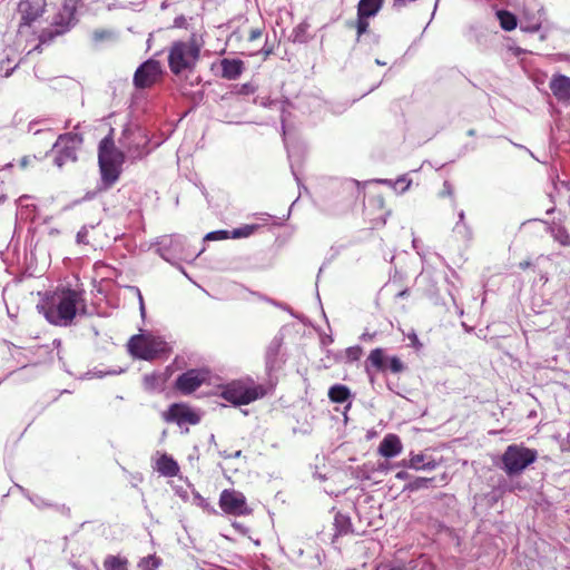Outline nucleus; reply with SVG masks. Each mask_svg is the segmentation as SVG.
<instances>
[{"instance_id":"f257e3e1","label":"nucleus","mask_w":570,"mask_h":570,"mask_svg":"<svg viewBox=\"0 0 570 570\" xmlns=\"http://www.w3.org/2000/svg\"><path fill=\"white\" fill-rule=\"evenodd\" d=\"M38 308L42 311L49 323L68 326L78 313L86 312V303L81 291L59 287L48 295Z\"/></svg>"},{"instance_id":"f03ea898","label":"nucleus","mask_w":570,"mask_h":570,"mask_svg":"<svg viewBox=\"0 0 570 570\" xmlns=\"http://www.w3.org/2000/svg\"><path fill=\"white\" fill-rule=\"evenodd\" d=\"M203 45L202 37L196 33H193L187 41L174 42L168 53L171 72L180 75L184 71H191L199 60Z\"/></svg>"},{"instance_id":"7ed1b4c3","label":"nucleus","mask_w":570,"mask_h":570,"mask_svg":"<svg viewBox=\"0 0 570 570\" xmlns=\"http://www.w3.org/2000/svg\"><path fill=\"white\" fill-rule=\"evenodd\" d=\"M124 160V154L115 147L110 136L99 142L98 163L101 179L107 186H111L118 180Z\"/></svg>"},{"instance_id":"20e7f679","label":"nucleus","mask_w":570,"mask_h":570,"mask_svg":"<svg viewBox=\"0 0 570 570\" xmlns=\"http://www.w3.org/2000/svg\"><path fill=\"white\" fill-rule=\"evenodd\" d=\"M538 458V452L533 449L520 444L509 445L501 458V469L509 476L521 474Z\"/></svg>"},{"instance_id":"39448f33","label":"nucleus","mask_w":570,"mask_h":570,"mask_svg":"<svg viewBox=\"0 0 570 570\" xmlns=\"http://www.w3.org/2000/svg\"><path fill=\"white\" fill-rule=\"evenodd\" d=\"M266 394L263 385L252 380H240L229 383L222 392V397L234 405L249 404Z\"/></svg>"},{"instance_id":"423d86ee","label":"nucleus","mask_w":570,"mask_h":570,"mask_svg":"<svg viewBox=\"0 0 570 570\" xmlns=\"http://www.w3.org/2000/svg\"><path fill=\"white\" fill-rule=\"evenodd\" d=\"M129 352L138 358L151 361L167 353V344L160 337L135 335L128 343Z\"/></svg>"},{"instance_id":"0eeeda50","label":"nucleus","mask_w":570,"mask_h":570,"mask_svg":"<svg viewBox=\"0 0 570 570\" xmlns=\"http://www.w3.org/2000/svg\"><path fill=\"white\" fill-rule=\"evenodd\" d=\"M158 252L160 256L168 262H170L171 257L193 261L202 253V250H191L187 245L186 238L181 235L161 237L158 243Z\"/></svg>"},{"instance_id":"6e6552de","label":"nucleus","mask_w":570,"mask_h":570,"mask_svg":"<svg viewBox=\"0 0 570 570\" xmlns=\"http://www.w3.org/2000/svg\"><path fill=\"white\" fill-rule=\"evenodd\" d=\"M119 141L129 156L135 159L142 158L149 153L147 149L148 136L139 126H127Z\"/></svg>"},{"instance_id":"1a4fd4ad","label":"nucleus","mask_w":570,"mask_h":570,"mask_svg":"<svg viewBox=\"0 0 570 570\" xmlns=\"http://www.w3.org/2000/svg\"><path fill=\"white\" fill-rule=\"evenodd\" d=\"M82 144V137L77 132H68L60 135L53 145L57 150L55 165L61 168L68 161L77 160V149Z\"/></svg>"},{"instance_id":"9d476101","label":"nucleus","mask_w":570,"mask_h":570,"mask_svg":"<svg viewBox=\"0 0 570 570\" xmlns=\"http://www.w3.org/2000/svg\"><path fill=\"white\" fill-rule=\"evenodd\" d=\"M219 505L228 514L246 515L250 513L245 495L237 491L224 490L219 498Z\"/></svg>"},{"instance_id":"9b49d317","label":"nucleus","mask_w":570,"mask_h":570,"mask_svg":"<svg viewBox=\"0 0 570 570\" xmlns=\"http://www.w3.org/2000/svg\"><path fill=\"white\" fill-rule=\"evenodd\" d=\"M163 416L167 422H176L180 426L184 424L195 425L200 421V414L185 404L170 405Z\"/></svg>"},{"instance_id":"f8f14e48","label":"nucleus","mask_w":570,"mask_h":570,"mask_svg":"<svg viewBox=\"0 0 570 570\" xmlns=\"http://www.w3.org/2000/svg\"><path fill=\"white\" fill-rule=\"evenodd\" d=\"M208 373L203 370H189L176 380V387L183 394H190L196 391L206 380Z\"/></svg>"},{"instance_id":"ddd939ff","label":"nucleus","mask_w":570,"mask_h":570,"mask_svg":"<svg viewBox=\"0 0 570 570\" xmlns=\"http://www.w3.org/2000/svg\"><path fill=\"white\" fill-rule=\"evenodd\" d=\"M159 73V63L154 60H148L136 70L134 76L135 86L138 88L150 87L157 80Z\"/></svg>"},{"instance_id":"4468645a","label":"nucleus","mask_w":570,"mask_h":570,"mask_svg":"<svg viewBox=\"0 0 570 570\" xmlns=\"http://www.w3.org/2000/svg\"><path fill=\"white\" fill-rule=\"evenodd\" d=\"M553 96L563 102L570 101V78L564 75L553 76L550 81Z\"/></svg>"},{"instance_id":"2eb2a0df","label":"nucleus","mask_w":570,"mask_h":570,"mask_svg":"<svg viewBox=\"0 0 570 570\" xmlns=\"http://www.w3.org/2000/svg\"><path fill=\"white\" fill-rule=\"evenodd\" d=\"M403 450L402 442L396 434H386L379 445V453L384 458H394Z\"/></svg>"},{"instance_id":"dca6fc26","label":"nucleus","mask_w":570,"mask_h":570,"mask_svg":"<svg viewBox=\"0 0 570 570\" xmlns=\"http://www.w3.org/2000/svg\"><path fill=\"white\" fill-rule=\"evenodd\" d=\"M220 67L222 77L228 80H235L242 75L244 70V62L239 59H223L220 61Z\"/></svg>"},{"instance_id":"f3484780","label":"nucleus","mask_w":570,"mask_h":570,"mask_svg":"<svg viewBox=\"0 0 570 570\" xmlns=\"http://www.w3.org/2000/svg\"><path fill=\"white\" fill-rule=\"evenodd\" d=\"M156 470L164 476H175L179 472V466L171 456L161 454L156 461Z\"/></svg>"},{"instance_id":"a211bd4d","label":"nucleus","mask_w":570,"mask_h":570,"mask_svg":"<svg viewBox=\"0 0 570 570\" xmlns=\"http://www.w3.org/2000/svg\"><path fill=\"white\" fill-rule=\"evenodd\" d=\"M168 380L167 371L164 373L154 372L144 376V386L147 391H163Z\"/></svg>"},{"instance_id":"6ab92c4d","label":"nucleus","mask_w":570,"mask_h":570,"mask_svg":"<svg viewBox=\"0 0 570 570\" xmlns=\"http://www.w3.org/2000/svg\"><path fill=\"white\" fill-rule=\"evenodd\" d=\"M382 6L383 0H360L357 16L372 18L379 13Z\"/></svg>"},{"instance_id":"aec40b11","label":"nucleus","mask_w":570,"mask_h":570,"mask_svg":"<svg viewBox=\"0 0 570 570\" xmlns=\"http://www.w3.org/2000/svg\"><path fill=\"white\" fill-rule=\"evenodd\" d=\"M436 463L434 460H428L424 454H412L409 460V468L414 470H434Z\"/></svg>"},{"instance_id":"412c9836","label":"nucleus","mask_w":570,"mask_h":570,"mask_svg":"<svg viewBox=\"0 0 570 570\" xmlns=\"http://www.w3.org/2000/svg\"><path fill=\"white\" fill-rule=\"evenodd\" d=\"M351 396V391L347 386L342 384L333 385L328 390V397L332 402L344 403Z\"/></svg>"},{"instance_id":"4be33fe9","label":"nucleus","mask_w":570,"mask_h":570,"mask_svg":"<svg viewBox=\"0 0 570 570\" xmlns=\"http://www.w3.org/2000/svg\"><path fill=\"white\" fill-rule=\"evenodd\" d=\"M105 570H129L128 560L125 557L108 554L104 560Z\"/></svg>"},{"instance_id":"5701e85b","label":"nucleus","mask_w":570,"mask_h":570,"mask_svg":"<svg viewBox=\"0 0 570 570\" xmlns=\"http://www.w3.org/2000/svg\"><path fill=\"white\" fill-rule=\"evenodd\" d=\"M458 218L459 219L453 227V232L463 239H470L472 237V232L469 225L465 223L464 210L459 212Z\"/></svg>"},{"instance_id":"b1692460","label":"nucleus","mask_w":570,"mask_h":570,"mask_svg":"<svg viewBox=\"0 0 570 570\" xmlns=\"http://www.w3.org/2000/svg\"><path fill=\"white\" fill-rule=\"evenodd\" d=\"M502 29L511 31L517 27V18L509 11L500 10L497 12Z\"/></svg>"},{"instance_id":"393cba45","label":"nucleus","mask_w":570,"mask_h":570,"mask_svg":"<svg viewBox=\"0 0 570 570\" xmlns=\"http://www.w3.org/2000/svg\"><path fill=\"white\" fill-rule=\"evenodd\" d=\"M282 346V338L274 337L266 350L267 364H273L279 353Z\"/></svg>"},{"instance_id":"a878e982","label":"nucleus","mask_w":570,"mask_h":570,"mask_svg":"<svg viewBox=\"0 0 570 570\" xmlns=\"http://www.w3.org/2000/svg\"><path fill=\"white\" fill-rule=\"evenodd\" d=\"M367 362L374 366L375 368L377 370H383L384 368V362H385V357H384V352L382 348H375L373 350L368 357H367Z\"/></svg>"},{"instance_id":"bb28decb","label":"nucleus","mask_w":570,"mask_h":570,"mask_svg":"<svg viewBox=\"0 0 570 570\" xmlns=\"http://www.w3.org/2000/svg\"><path fill=\"white\" fill-rule=\"evenodd\" d=\"M551 234H552V237L557 242H559L561 245H563V246L570 245V236L563 227H561V226L552 227Z\"/></svg>"},{"instance_id":"cd10ccee","label":"nucleus","mask_w":570,"mask_h":570,"mask_svg":"<svg viewBox=\"0 0 570 570\" xmlns=\"http://www.w3.org/2000/svg\"><path fill=\"white\" fill-rule=\"evenodd\" d=\"M160 566V559L155 556H148L139 562L141 570H156Z\"/></svg>"},{"instance_id":"c85d7f7f","label":"nucleus","mask_w":570,"mask_h":570,"mask_svg":"<svg viewBox=\"0 0 570 570\" xmlns=\"http://www.w3.org/2000/svg\"><path fill=\"white\" fill-rule=\"evenodd\" d=\"M411 183L412 180L407 177V175H402L396 180H394L393 189L400 193H404L410 188Z\"/></svg>"},{"instance_id":"c756f323","label":"nucleus","mask_w":570,"mask_h":570,"mask_svg":"<svg viewBox=\"0 0 570 570\" xmlns=\"http://www.w3.org/2000/svg\"><path fill=\"white\" fill-rule=\"evenodd\" d=\"M368 17H362L357 16L356 21V30H357V37L360 38L363 33H365L368 29Z\"/></svg>"},{"instance_id":"7c9ffc66","label":"nucleus","mask_w":570,"mask_h":570,"mask_svg":"<svg viewBox=\"0 0 570 570\" xmlns=\"http://www.w3.org/2000/svg\"><path fill=\"white\" fill-rule=\"evenodd\" d=\"M89 228H92V226H82L77 235H76V242L77 244H83V245H87L88 244V233H89Z\"/></svg>"},{"instance_id":"2f4dec72","label":"nucleus","mask_w":570,"mask_h":570,"mask_svg":"<svg viewBox=\"0 0 570 570\" xmlns=\"http://www.w3.org/2000/svg\"><path fill=\"white\" fill-rule=\"evenodd\" d=\"M335 524L338 528V531L341 533H346L347 532V525L350 524V520H348V518H346L343 514H336V517H335Z\"/></svg>"},{"instance_id":"473e14b6","label":"nucleus","mask_w":570,"mask_h":570,"mask_svg":"<svg viewBox=\"0 0 570 570\" xmlns=\"http://www.w3.org/2000/svg\"><path fill=\"white\" fill-rule=\"evenodd\" d=\"M389 368L393 373H400L404 370V364L402 363V361L399 357L393 356V357L389 358Z\"/></svg>"},{"instance_id":"72a5a7b5","label":"nucleus","mask_w":570,"mask_h":570,"mask_svg":"<svg viewBox=\"0 0 570 570\" xmlns=\"http://www.w3.org/2000/svg\"><path fill=\"white\" fill-rule=\"evenodd\" d=\"M345 354H346V358L350 362H354L361 357L362 350L358 346H352L346 350Z\"/></svg>"},{"instance_id":"f704fd0d","label":"nucleus","mask_w":570,"mask_h":570,"mask_svg":"<svg viewBox=\"0 0 570 570\" xmlns=\"http://www.w3.org/2000/svg\"><path fill=\"white\" fill-rule=\"evenodd\" d=\"M228 238V232L226 230H217L208 233L204 239L206 240H216V239H226Z\"/></svg>"},{"instance_id":"c9c22d12","label":"nucleus","mask_w":570,"mask_h":570,"mask_svg":"<svg viewBox=\"0 0 570 570\" xmlns=\"http://www.w3.org/2000/svg\"><path fill=\"white\" fill-rule=\"evenodd\" d=\"M253 229H254L253 226H245L244 228H236L233 230V238L246 237V236L250 235Z\"/></svg>"},{"instance_id":"e433bc0d","label":"nucleus","mask_w":570,"mask_h":570,"mask_svg":"<svg viewBox=\"0 0 570 570\" xmlns=\"http://www.w3.org/2000/svg\"><path fill=\"white\" fill-rule=\"evenodd\" d=\"M305 29H306V26L305 24H299L295 28L294 30V39L296 41H303V37L302 35L305 32Z\"/></svg>"},{"instance_id":"4c0bfd02","label":"nucleus","mask_w":570,"mask_h":570,"mask_svg":"<svg viewBox=\"0 0 570 570\" xmlns=\"http://www.w3.org/2000/svg\"><path fill=\"white\" fill-rule=\"evenodd\" d=\"M540 24H541L540 20H539V19H535V20H533V21H532L529 26H527V27H523V24L521 23V28H522V29H524V30H528V31H537V30H539Z\"/></svg>"},{"instance_id":"58836bf2","label":"nucleus","mask_w":570,"mask_h":570,"mask_svg":"<svg viewBox=\"0 0 570 570\" xmlns=\"http://www.w3.org/2000/svg\"><path fill=\"white\" fill-rule=\"evenodd\" d=\"M442 196H452L453 195V188L450 183L444 181L443 184V191L441 194Z\"/></svg>"},{"instance_id":"ea45409f","label":"nucleus","mask_w":570,"mask_h":570,"mask_svg":"<svg viewBox=\"0 0 570 570\" xmlns=\"http://www.w3.org/2000/svg\"><path fill=\"white\" fill-rule=\"evenodd\" d=\"M108 36H109V32H107V31H95L94 32V40L95 41H101L105 38H107Z\"/></svg>"},{"instance_id":"a19ab883","label":"nucleus","mask_w":570,"mask_h":570,"mask_svg":"<svg viewBox=\"0 0 570 570\" xmlns=\"http://www.w3.org/2000/svg\"><path fill=\"white\" fill-rule=\"evenodd\" d=\"M186 24V18L184 16L176 17L174 20V27L183 28Z\"/></svg>"},{"instance_id":"79ce46f5","label":"nucleus","mask_w":570,"mask_h":570,"mask_svg":"<svg viewBox=\"0 0 570 570\" xmlns=\"http://www.w3.org/2000/svg\"><path fill=\"white\" fill-rule=\"evenodd\" d=\"M261 36H262L261 29H252L249 32L248 40L254 41V40L261 38Z\"/></svg>"},{"instance_id":"37998d69","label":"nucleus","mask_w":570,"mask_h":570,"mask_svg":"<svg viewBox=\"0 0 570 570\" xmlns=\"http://www.w3.org/2000/svg\"><path fill=\"white\" fill-rule=\"evenodd\" d=\"M136 292H137V295H138V298H139L140 314L144 317L145 316V304H144L142 295H141L139 288H136Z\"/></svg>"},{"instance_id":"c03bdc74","label":"nucleus","mask_w":570,"mask_h":570,"mask_svg":"<svg viewBox=\"0 0 570 570\" xmlns=\"http://www.w3.org/2000/svg\"><path fill=\"white\" fill-rule=\"evenodd\" d=\"M376 181L380 183V184L387 185V186L393 188L394 180H391V179H379Z\"/></svg>"},{"instance_id":"a18cd8bd","label":"nucleus","mask_w":570,"mask_h":570,"mask_svg":"<svg viewBox=\"0 0 570 570\" xmlns=\"http://www.w3.org/2000/svg\"><path fill=\"white\" fill-rule=\"evenodd\" d=\"M396 479L405 480L407 478V473L405 471H400L396 473Z\"/></svg>"},{"instance_id":"49530a36","label":"nucleus","mask_w":570,"mask_h":570,"mask_svg":"<svg viewBox=\"0 0 570 570\" xmlns=\"http://www.w3.org/2000/svg\"><path fill=\"white\" fill-rule=\"evenodd\" d=\"M283 135H284V141L287 145V130L285 128V125H283Z\"/></svg>"},{"instance_id":"de8ad7c7","label":"nucleus","mask_w":570,"mask_h":570,"mask_svg":"<svg viewBox=\"0 0 570 570\" xmlns=\"http://www.w3.org/2000/svg\"><path fill=\"white\" fill-rule=\"evenodd\" d=\"M239 532H244V527L239 523H234L233 524Z\"/></svg>"},{"instance_id":"09e8293b","label":"nucleus","mask_w":570,"mask_h":570,"mask_svg":"<svg viewBox=\"0 0 570 570\" xmlns=\"http://www.w3.org/2000/svg\"><path fill=\"white\" fill-rule=\"evenodd\" d=\"M400 466L409 468V461L403 460L399 463Z\"/></svg>"},{"instance_id":"8fccbe9b","label":"nucleus","mask_w":570,"mask_h":570,"mask_svg":"<svg viewBox=\"0 0 570 570\" xmlns=\"http://www.w3.org/2000/svg\"><path fill=\"white\" fill-rule=\"evenodd\" d=\"M72 567L77 570H85L81 566H79L78 563H72Z\"/></svg>"},{"instance_id":"3c124183","label":"nucleus","mask_w":570,"mask_h":570,"mask_svg":"<svg viewBox=\"0 0 570 570\" xmlns=\"http://www.w3.org/2000/svg\"><path fill=\"white\" fill-rule=\"evenodd\" d=\"M468 135H469V136H474V135H475V130H474V129H470V130L468 131Z\"/></svg>"},{"instance_id":"603ef678","label":"nucleus","mask_w":570,"mask_h":570,"mask_svg":"<svg viewBox=\"0 0 570 570\" xmlns=\"http://www.w3.org/2000/svg\"><path fill=\"white\" fill-rule=\"evenodd\" d=\"M242 454V451H236L235 454L233 455L234 458H239Z\"/></svg>"},{"instance_id":"864d4df0","label":"nucleus","mask_w":570,"mask_h":570,"mask_svg":"<svg viewBox=\"0 0 570 570\" xmlns=\"http://www.w3.org/2000/svg\"><path fill=\"white\" fill-rule=\"evenodd\" d=\"M399 3H403V0H394V6H397Z\"/></svg>"},{"instance_id":"5fc2aeb1","label":"nucleus","mask_w":570,"mask_h":570,"mask_svg":"<svg viewBox=\"0 0 570 570\" xmlns=\"http://www.w3.org/2000/svg\"><path fill=\"white\" fill-rule=\"evenodd\" d=\"M389 570H404L402 567H394V568H391Z\"/></svg>"},{"instance_id":"6e6d98bb","label":"nucleus","mask_w":570,"mask_h":570,"mask_svg":"<svg viewBox=\"0 0 570 570\" xmlns=\"http://www.w3.org/2000/svg\"><path fill=\"white\" fill-rule=\"evenodd\" d=\"M375 62H376L377 65H380V66L385 65L384 62L380 61L379 59H376V61H375Z\"/></svg>"},{"instance_id":"4d7b16f0","label":"nucleus","mask_w":570,"mask_h":570,"mask_svg":"<svg viewBox=\"0 0 570 570\" xmlns=\"http://www.w3.org/2000/svg\"><path fill=\"white\" fill-rule=\"evenodd\" d=\"M405 294H406V292L403 291V292L399 293V296H405Z\"/></svg>"},{"instance_id":"13d9d810","label":"nucleus","mask_w":570,"mask_h":570,"mask_svg":"<svg viewBox=\"0 0 570 570\" xmlns=\"http://www.w3.org/2000/svg\"><path fill=\"white\" fill-rule=\"evenodd\" d=\"M22 166H26L27 165V161L23 159L22 163H21Z\"/></svg>"}]
</instances>
